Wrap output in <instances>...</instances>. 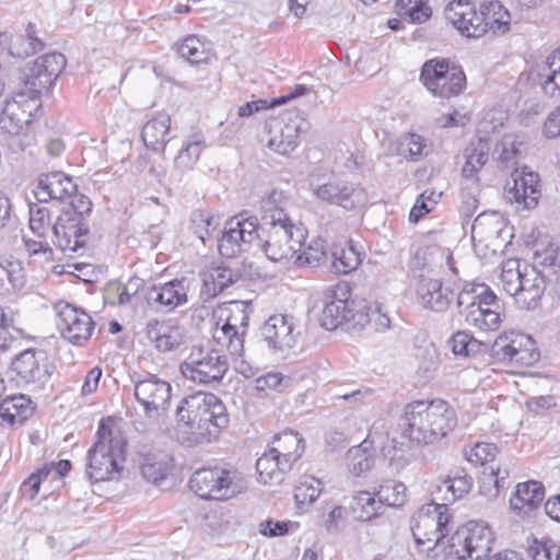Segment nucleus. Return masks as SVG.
<instances>
[{
  "mask_svg": "<svg viewBox=\"0 0 560 560\" xmlns=\"http://www.w3.org/2000/svg\"><path fill=\"white\" fill-rule=\"evenodd\" d=\"M308 127L306 119L299 115L290 116L283 125L277 124L272 127L267 145L270 150L287 155L299 145L301 135L305 133Z\"/></svg>",
  "mask_w": 560,
  "mask_h": 560,
  "instance_id": "obj_27",
  "label": "nucleus"
},
{
  "mask_svg": "<svg viewBox=\"0 0 560 560\" xmlns=\"http://www.w3.org/2000/svg\"><path fill=\"white\" fill-rule=\"evenodd\" d=\"M420 81L433 96L440 98L457 96L466 86L463 68L448 59L439 57L423 63Z\"/></svg>",
  "mask_w": 560,
  "mask_h": 560,
  "instance_id": "obj_13",
  "label": "nucleus"
},
{
  "mask_svg": "<svg viewBox=\"0 0 560 560\" xmlns=\"http://www.w3.org/2000/svg\"><path fill=\"white\" fill-rule=\"evenodd\" d=\"M546 66L548 72L541 74L545 78L541 89L546 95L553 97L560 93V46L547 57Z\"/></svg>",
  "mask_w": 560,
  "mask_h": 560,
  "instance_id": "obj_49",
  "label": "nucleus"
},
{
  "mask_svg": "<svg viewBox=\"0 0 560 560\" xmlns=\"http://www.w3.org/2000/svg\"><path fill=\"white\" fill-rule=\"evenodd\" d=\"M492 355L516 368L532 366L540 358L535 340L524 334H517L511 339L499 337L492 346Z\"/></svg>",
  "mask_w": 560,
  "mask_h": 560,
  "instance_id": "obj_20",
  "label": "nucleus"
},
{
  "mask_svg": "<svg viewBox=\"0 0 560 560\" xmlns=\"http://www.w3.org/2000/svg\"><path fill=\"white\" fill-rule=\"evenodd\" d=\"M140 471L149 482L158 485L173 468V458L163 451H149L140 454Z\"/></svg>",
  "mask_w": 560,
  "mask_h": 560,
  "instance_id": "obj_34",
  "label": "nucleus"
},
{
  "mask_svg": "<svg viewBox=\"0 0 560 560\" xmlns=\"http://www.w3.org/2000/svg\"><path fill=\"white\" fill-rule=\"evenodd\" d=\"M308 189L319 201L352 211L365 207L369 196L364 187L336 175L312 173L307 178Z\"/></svg>",
  "mask_w": 560,
  "mask_h": 560,
  "instance_id": "obj_7",
  "label": "nucleus"
},
{
  "mask_svg": "<svg viewBox=\"0 0 560 560\" xmlns=\"http://www.w3.org/2000/svg\"><path fill=\"white\" fill-rule=\"evenodd\" d=\"M545 498L541 482L527 481L518 483L515 493L510 499L511 509L520 515H527L536 510Z\"/></svg>",
  "mask_w": 560,
  "mask_h": 560,
  "instance_id": "obj_32",
  "label": "nucleus"
},
{
  "mask_svg": "<svg viewBox=\"0 0 560 560\" xmlns=\"http://www.w3.org/2000/svg\"><path fill=\"white\" fill-rule=\"evenodd\" d=\"M511 177L513 186L506 190V198L518 209L535 208L540 198L538 174L524 166L522 170L514 168Z\"/></svg>",
  "mask_w": 560,
  "mask_h": 560,
  "instance_id": "obj_24",
  "label": "nucleus"
},
{
  "mask_svg": "<svg viewBox=\"0 0 560 560\" xmlns=\"http://www.w3.org/2000/svg\"><path fill=\"white\" fill-rule=\"evenodd\" d=\"M322 492V482L318 479L310 478L301 482L294 489V499L298 505L311 504Z\"/></svg>",
  "mask_w": 560,
  "mask_h": 560,
  "instance_id": "obj_58",
  "label": "nucleus"
},
{
  "mask_svg": "<svg viewBox=\"0 0 560 560\" xmlns=\"http://www.w3.org/2000/svg\"><path fill=\"white\" fill-rule=\"evenodd\" d=\"M350 509L357 520L366 522L382 514L384 506L374 492L360 491L353 497Z\"/></svg>",
  "mask_w": 560,
  "mask_h": 560,
  "instance_id": "obj_45",
  "label": "nucleus"
},
{
  "mask_svg": "<svg viewBox=\"0 0 560 560\" xmlns=\"http://www.w3.org/2000/svg\"><path fill=\"white\" fill-rule=\"evenodd\" d=\"M11 370L18 386L38 392L49 382L54 365L44 350L28 348L13 359Z\"/></svg>",
  "mask_w": 560,
  "mask_h": 560,
  "instance_id": "obj_15",
  "label": "nucleus"
},
{
  "mask_svg": "<svg viewBox=\"0 0 560 560\" xmlns=\"http://www.w3.org/2000/svg\"><path fill=\"white\" fill-rule=\"evenodd\" d=\"M77 189L78 186L72 177L63 172H50L38 177L34 194L39 203L66 199L72 201L73 197L78 195Z\"/></svg>",
  "mask_w": 560,
  "mask_h": 560,
  "instance_id": "obj_25",
  "label": "nucleus"
},
{
  "mask_svg": "<svg viewBox=\"0 0 560 560\" xmlns=\"http://www.w3.org/2000/svg\"><path fill=\"white\" fill-rule=\"evenodd\" d=\"M416 301L424 310L443 313L448 310L454 294L440 279L421 276L416 284Z\"/></svg>",
  "mask_w": 560,
  "mask_h": 560,
  "instance_id": "obj_26",
  "label": "nucleus"
},
{
  "mask_svg": "<svg viewBox=\"0 0 560 560\" xmlns=\"http://www.w3.org/2000/svg\"><path fill=\"white\" fill-rule=\"evenodd\" d=\"M135 398L147 417L160 416L171 405L172 386L155 374L132 377Z\"/></svg>",
  "mask_w": 560,
  "mask_h": 560,
  "instance_id": "obj_17",
  "label": "nucleus"
},
{
  "mask_svg": "<svg viewBox=\"0 0 560 560\" xmlns=\"http://www.w3.org/2000/svg\"><path fill=\"white\" fill-rule=\"evenodd\" d=\"M490 143L485 138L470 142L464 151L465 164L462 168L463 182L479 183L478 173L489 159Z\"/></svg>",
  "mask_w": 560,
  "mask_h": 560,
  "instance_id": "obj_35",
  "label": "nucleus"
},
{
  "mask_svg": "<svg viewBox=\"0 0 560 560\" xmlns=\"http://www.w3.org/2000/svg\"><path fill=\"white\" fill-rule=\"evenodd\" d=\"M482 16L481 26L485 34L491 32L493 35H504L511 27V15L498 0H491L480 5Z\"/></svg>",
  "mask_w": 560,
  "mask_h": 560,
  "instance_id": "obj_38",
  "label": "nucleus"
},
{
  "mask_svg": "<svg viewBox=\"0 0 560 560\" xmlns=\"http://www.w3.org/2000/svg\"><path fill=\"white\" fill-rule=\"evenodd\" d=\"M176 418L178 440L186 447L211 443L230 422L224 402L217 395L203 392L183 398Z\"/></svg>",
  "mask_w": 560,
  "mask_h": 560,
  "instance_id": "obj_1",
  "label": "nucleus"
},
{
  "mask_svg": "<svg viewBox=\"0 0 560 560\" xmlns=\"http://www.w3.org/2000/svg\"><path fill=\"white\" fill-rule=\"evenodd\" d=\"M25 39L27 40V47L22 48L16 43L10 47L12 56L19 58H26L44 49L45 43L36 36V25L30 22L25 28Z\"/></svg>",
  "mask_w": 560,
  "mask_h": 560,
  "instance_id": "obj_56",
  "label": "nucleus"
},
{
  "mask_svg": "<svg viewBox=\"0 0 560 560\" xmlns=\"http://www.w3.org/2000/svg\"><path fill=\"white\" fill-rule=\"evenodd\" d=\"M177 52L191 65L201 63L209 59L206 43L197 35L186 36L182 43L177 45Z\"/></svg>",
  "mask_w": 560,
  "mask_h": 560,
  "instance_id": "obj_48",
  "label": "nucleus"
},
{
  "mask_svg": "<svg viewBox=\"0 0 560 560\" xmlns=\"http://www.w3.org/2000/svg\"><path fill=\"white\" fill-rule=\"evenodd\" d=\"M498 447L493 443L478 442L466 453L467 459L475 465H486L493 462Z\"/></svg>",
  "mask_w": 560,
  "mask_h": 560,
  "instance_id": "obj_64",
  "label": "nucleus"
},
{
  "mask_svg": "<svg viewBox=\"0 0 560 560\" xmlns=\"http://www.w3.org/2000/svg\"><path fill=\"white\" fill-rule=\"evenodd\" d=\"M290 377L280 372H268L255 380V389L257 392L277 390L282 392L289 386Z\"/></svg>",
  "mask_w": 560,
  "mask_h": 560,
  "instance_id": "obj_61",
  "label": "nucleus"
},
{
  "mask_svg": "<svg viewBox=\"0 0 560 560\" xmlns=\"http://www.w3.org/2000/svg\"><path fill=\"white\" fill-rule=\"evenodd\" d=\"M406 486L396 480L383 481L374 494L383 506H401L406 502Z\"/></svg>",
  "mask_w": 560,
  "mask_h": 560,
  "instance_id": "obj_50",
  "label": "nucleus"
},
{
  "mask_svg": "<svg viewBox=\"0 0 560 560\" xmlns=\"http://www.w3.org/2000/svg\"><path fill=\"white\" fill-rule=\"evenodd\" d=\"M306 236L307 231L301 223H276L259 226L257 246L269 260L290 261L303 248Z\"/></svg>",
  "mask_w": 560,
  "mask_h": 560,
  "instance_id": "obj_9",
  "label": "nucleus"
},
{
  "mask_svg": "<svg viewBox=\"0 0 560 560\" xmlns=\"http://www.w3.org/2000/svg\"><path fill=\"white\" fill-rule=\"evenodd\" d=\"M32 401L25 395L5 398L0 404V424H23L32 415Z\"/></svg>",
  "mask_w": 560,
  "mask_h": 560,
  "instance_id": "obj_39",
  "label": "nucleus"
},
{
  "mask_svg": "<svg viewBox=\"0 0 560 560\" xmlns=\"http://www.w3.org/2000/svg\"><path fill=\"white\" fill-rule=\"evenodd\" d=\"M521 145L514 136L505 135L502 139L495 144L494 155H497V161L500 167L504 170L513 168L517 159L521 154Z\"/></svg>",
  "mask_w": 560,
  "mask_h": 560,
  "instance_id": "obj_47",
  "label": "nucleus"
},
{
  "mask_svg": "<svg viewBox=\"0 0 560 560\" xmlns=\"http://www.w3.org/2000/svg\"><path fill=\"white\" fill-rule=\"evenodd\" d=\"M50 471L49 467L44 466L31 474L20 487L22 495L28 500H34L39 492L42 482L48 478Z\"/></svg>",
  "mask_w": 560,
  "mask_h": 560,
  "instance_id": "obj_62",
  "label": "nucleus"
},
{
  "mask_svg": "<svg viewBox=\"0 0 560 560\" xmlns=\"http://www.w3.org/2000/svg\"><path fill=\"white\" fill-rule=\"evenodd\" d=\"M66 65L67 59L61 52L39 56L25 68L21 91H25L30 100L38 101L42 93L52 90Z\"/></svg>",
  "mask_w": 560,
  "mask_h": 560,
  "instance_id": "obj_14",
  "label": "nucleus"
},
{
  "mask_svg": "<svg viewBox=\"0 0 560 560\" xmlns=\"http://www.w3.org/2000/svg\"><path fill=\"white\" fill-rule=\"evenodd\" d=\"M479 183L462 182L459 211L465 220H469L479 206Z\"/></svg>",
  "mask_w": 560,
  "mask_h": 560,
  "instance_id": "obj_55",
  "label": "nucleus"
},
{
  "mask_svg": "<svg viewBox=\"0 0 560 560\" xmlns=\"http://www.w3.org/2000/svg\"><path fill=\"white\" fill-rule=\"evenodd\" d=\"M445 18L463 36L479 38L485 35L482 16L469 0L450 1L445 8Z\"/></svg>",
  "mask_w": 560,
  "mask_h": 560,
  "instance_id": "obj_23",
  "label": "nucleus"
},
{
  "mask_svg": "<svg viewBox=\"0 0 560 560\" xmlns=\"http://www.w3.org/2000/svg\"><path fill=\"white\" fill-rule=\"evenodd\" d=\"M529 267H536V269L542 270L551 269L553 275H557L560 269V253L557 247L549 246L542 252H536L534 256V262Z\"/></svg>",
  "mask_w": 560,
  "mask_h": 560,
  "instance_id": "obj_60",
  "label": "nucleus"
},
{
  "mask_svg": "<svg viewBox=\"0 0 560 560\" xmlns=\"http://www.w3.org/2000/svg\"><path fill=\"white\" fill-rule=\"evenodd\" d=\"M457 425L454 408L442 399L408 402L399 418L401 435L417 444H432Z\"/></svg>",
  "mask_w": 560,
  "mask_h": 560,
  "instance_id": "obj_2",
  "label": "nucleus"
},
{
  "mask_svg": "<svg viewBox=\"0 0 560 560\" xmlns=\"http://www.w3.org/2000/svg\"><path fill=\"white\" fill-rule=\"evenodd\" d=\"M36 102L21 90L4 102L0 128L9 135L8 147L13 153L23 152L35 143L32 110L37 106Z\"/></svg>",
  "mask_w": 560,
  "mask_h": 560,
  "instance_id": "obj_6",
  "label": "nucleus"
},
{
  "mask_svg": "<svg viewBox=\"0 0 560 560\" xmlns=\"http://www.w3.org/2000/svg\"><path fill=\"white\" fill-rule=\"evenodd\" d=\"M270 450L283 459L284 468H292L304 452V440L298 432L283 431L273 438Z\"/></svg>",
  "mask_w": 560,
  "mask_h": 560,
  "instance_id": "obj_36",
  "label": "nucleus"
},
{
  "mask_svg": "<svg viewBox=\"0 0 560 560\" xmlns=\"http://www.w3.org/2000/svg\"><path fill=\"white\" fill-rule=\"evenodd\" d=\"M92 208L93 203L88 196L77 195L57 217L51 231L62 253L73 254L85 248L90 235L86 218Z\"/></svg>",
  "mask_w": 560,
  "mask_h": 560,
  "instance_id": "obj_5",
  "label": "nucleus"
},
{
  "mask_svg": "<svg viewBox=\"0 0 560 560\" xmlns=\"http://www.w3.org/2000/svg\"><path fill=\"white\" fill-rule=\"evenodd\" d=\"M171 127V117L166 113H159L149 119L141 130L144 145L155 152H162L167 143L166 136Z\"/></svg>",
  "mask_w": 560,
  "mask_h": 560,
  "instance_id": "obj_37",
  "label": "nucleus"
},
{
  "mask_svg": "<svg viewBox=\"0 0 560 560\" xmlns=\"http://www.w3.org/2000/svg\"><path fill=\"white\" fill-rule=\"evenodd\" d=\"M522 270L518 261H508L502 267L501 283L506 293L516 299V294L520 291V283H522L521 276Z\"/></svg>",
  "mask_w": 560,
  "mask_h": 560,
  "instance_id": "obj_57",
  "label": "nucleus"
},
{
  "mask_svg": "<svg viewBox=\"0 0 560 560\" xmlns=\"http://www.w3.org/2000/svg\"><path fill=\"white\" fill-rule=\"evenodd\" d=\"M258 238V219L238 214L226 221L218 249L221 256L232 258L242 252H248L254 243L257 244Z\"/></svg>",
  "mask_w": 560,
  "mask_h": 560,
  "instance_id": "obj_16",
  "label": "nucleus"
},
{
  "mask_svg": "<svg viewBox=\"0 0 560 560\" xmlns=\"http://www.w3.org/2000/svg\"><path fill=\"white\" fill-rule=\"evenodd\" d=\"M425 139L418 133L402 135L396 145L397 154L409 160L419 161L425 153Z\"/></svg>",
  "mask_w": 560,
  "mask_h": 560,
  "instance_id": "obj_51",
  "label": "nucleus"
},
{
  "mask_svg": "<svg viewBox=\"0 0 560 560\" xmlns=\"http://www.w3.org/2000/svg\"><path fill=\"white\" fill-rule=\"evenodd\" d=\"M244 331L240 332L236 325L231 323V318H228L222 326L217 325L213 329V340L226 347L231 355L241 357L244 351Z\"/></svg>",
  "mask_w": 560,
  "mask_h": 560,
  "instance_id": "obj_43",
  "label": "nucleus"
},
{
  "mask_svg": "<svg viewBox=\"0 0 560 560\" xmlns=\"http://www.w3.org/2000/svg\"><path fill=\"white\" fill-rule=\"evenodd\" d=\"M456 307L466 325L479 331H494L501 325V301L486 283L465 282L457 294Z\"/></svg>",
  "mask_w": 560,
  "mask_h": 560,
  "instance_id": "obj_3",
  "label": "nucleus"
},
{
  "mask_svg": "<svg viewBox=\"0 0 560 560\" xmlns=\"http://www.w3.org/2000/svg\"><path fill=\"white\" fill-rule=\"evenodd\" d=\"M95 438L86 453L85 475L92 482L112 480L122 469L124 443L121 439L113 436L109 418L101 419Z\"/></svg>",
  "mask_w": 560,
  "mask_h": 560,
  "instance_id": "obj_4",
  "label": "nucleus"
},
{
  "mask_svg": "<svg viewBox=\"0 0 560 560\" xmlns=\"http://www.w3.org/2000/svg\"><path fill=\"white\" fill-rule=\"evenodd\" d=\"M28 226L36 237H47L51 230V215L47 207L30 203Z\"/></svg>",
  "mask_w": 560,
  "mask_h": 560,
  "instance_id": "obj_53",
  "label": "nucleus"
},
{
  "mask_svg": "<svg viewBox=\"0 0 560 560\" xmlns=\"http://www.w3.org/2000/svg\"><path fill=\"white\" fill-rule=\"evenodd\" d=\"M346 462L349 471L353 476L359 477L369 471L375 463V454L374 450L371 447V443L365 440L361 444L349 448Z\"/></svg>",
  "mask_w": 560,
  "mask_h": 560,
  "instance_id": "obj_42",
  "label": "nucleus"
},
{
  "mask_svg": "<svg viewBox=\"0 0 560 560\" xmlns=\"http://www.w3.org/2000/svg\"><path fill=\"white\" fill-rule=\"evenodd\" d=\"M221 219L219 215L205 210H196L191 214V224L194 233L206 243L211 238L213 233L220 225Z\"/></svg>",
  "mask_w": 560,
  "mask_h": 560,
  "instance_id": "obj_52",
  "label": "nucleus"
},
{
  "mask_svg": "<svg viewBox=\"0 0 560 560\" xmlns=\"http://www.w3.org/2000/svg\"><path fill=\"white\" fill-rule=\"evenodd\" d=\"M285 203L287 198L281 190L273 189L265 195L260 200V226L292 221L284 211Z\"/></svg>",
  "mask_w": 560,
  "mask_h": 560,
  "instance_id": "obj_41",
  "label": "nucleus"
},
{
  "mask_svg": "<svg viewBox=\"0 0 560 560\" xmlns=\"http://www.w3.org/2000/svg\"><path fill=\"white\" fill-rule=\"evenodd\" d=\"M186 279H174L165 283L153 284L145 291L144 300L158 312L170 313L188 301Z\"/></svg>",
  "mask_w": 560,
  "mask_h": 560,
  "instance_id": "obj_22",
  "label": "nucleus"
},
{
  "mask_svg": "<svg viewBox=\"0 0 560 560\" xmlns=\"http://www.w3.org/2000/svg\"><path fill=\"white\" fill-rule=\"evenodd\" d=\"M206 148V139L202 132H195L187 138L183 149L175 158V166L180 170H190L198 162L201 152Z\"/></svg>",
  "mask_w": 560,
  "mask_h": 560,
  "instance_id": "obj_46",
  "label": "nucleus"
},
{
  "mask_svg": "<svg viewBox=\"0 0 560 560\" xmlns=\"http://www.w3.org/2000/svg\"><path fill=\"white\" fill-rule=\"evenodd\" d=\"M530 552L533 560H560V545L549 537L535 540Z\"/></svg>",
  "mask_w": 560,
  "mask_h": 560,
  "instance_id": "obj_63",
  "label": "nucleus"
},
{
  "mask_svg": "<svg viewBox=\"0 0 560 560\" xmlns=\"http://www.w3.org/2000/svg\"><path fill=\"white\" fill-rule=\"evenodd\" d=\"M493 542L494 534L488 524L469 521L451 536L444 560L487 559Z\"/></svg>",
  "mask_w": 560,
  "mask_h": 560,
  "instance_id": "obj_11",
  "label": "nucleus"
},
{
  "mask_svg": "<svg viewBox=\"0 0 560 560\" xmlns=\"http://www.w3.org/2000/svg\"><path fill=\"white\" fill-rule=\"evenodd\" d=\"M145 336L149 342L163 353L178 349L185 340V335L179 326L158 319L148 322Z\"/></svg>",
  "mask_w": 560,
  "mask_h": 560,
  "instance_id": "obj_29",
  "label": "nucleus"
},
{
  "mask_svg": "<svg viewBox=\"0 0 560 560\" xmlns=\"http://www.w3.org/2000/svg\"><path fill=\"white\" fill-rule=\"evenodd\" d=\"M185 380L200 385H214L222 382L229 371V361L221 351L208 346H194L179 364Z\"/></svg>",
  "mask_w": 560,
  "mask_h": 560,
  "instance_id": "obj_12",
  "label": "nucleus"
},
{
  "mask_svg": "<svg viewBox=\"0 0 560 560\" xmlns=\"http://www.w3.org/2000/svg\"><path fill=\"white\" fill-rule=\"evenodd\" d=\"M398 5L402 11L401 14L408 16L413 23H423L432 14L431 8L422 1L398 0Z\"/></svg>",
  "mask_w": 560,
  "mask_h": 560,
  "instance_id": "obj_59",
  "label": "nucleus"
},
{
  "mask_svg": "<svg viewBox=\"0 0 560 560\" xmlns=\"http://www.w3.org/2000/svg\"><path fill=\"white\" fill-rule=\"evenodd\" d=\"M472 487V478L463 468L452 471L433 492L434 500H442V503H453L466 495Z\"/></svg>",
  "mask_w": 560,
  "mask_h": 560,
  "instance_id": "obj_33",
  "label": "nucleus"
},
{
  "mask_svg": "<svg viewBox=\"0 0 560 560\" xmlns=\"http://www.w3.org/2000/svg\"><path fill=\"white\" fill-rule=\"evenodd\" d=\"M282 463L283 459L269 448L256 462L259 480L264 483L281 482L283 474L291 469L284 468Z\"/></svg>",
  "mask_w": 560,
  "mask_h": 560,
  "instance_id": "obj_44",
  "label": "nucleus"
},
{
  "mask_svg": "<svg viewBox=\"0 0 560 560\" xmlns=\"http://www.w3.org/2000/svg\"><path fill=\"white\" fill-rule=\"evenodd\" d=\"M452 517L447 503L434 499L419 508L411 517L410 528L420 552L429 555L443 541L452 529Z\"/></svg>",
  "mask_w": 560,
  "mask_h": 560,
  "instance_id": "obj_8",
  "label": "nucleus"
},
{
  "mask_svg": "<svg viewBox=\"0 0 560 560\" xmlns=\"http://www.w3.org/2000/svg\"><path fill=\"white\" fill-rule=\"evenodd\" d=\"M200 276L202 279L201 295L207 300L215 298L241 278L238 271L224 265L211 266Z\"/></svg>",
  "mask_w": 560,
  "mask_h": 560,
  "instance_id": "obj_30",
  "label": "nucleus"
},
{
  "mask_svg": "<svg viewBox=\"0 0 560 560\" xmlns=\"http://www.w3.org/2000/svg\"><path fill=\"white\" fill-rule=\"evenodd\" d=\"M351 288L348 282L339 281L325 291V304L322 311V326L327 330H334L343 323L354 319Z\"/></svg>",
  "mask_w": 560,
  "mask_h": 560,
  "instance_id": "obj_19",
  "label": "nucleus"
},
{
  "mask_svg": "<svg viewBox=\"0 0 560 560\" xmlns=\"http://www.w3.org/2000/svg\"><path fill=\"white\" fill-rule=\"evenodd\" d=\"M300 331L293 316L276 314L261 327V336L275 352H284L295 347Z\"/></svg>",
  "mask_w": 560,
  "mask_h": 560,
  "instance_id": "obj_21",
  "label": "nucleus"
},
{
  "mask_svg": "<svg viewBox=\"0 0 560 560\" xmlns=\"http://www.w3.org/2000/svg\"><path fill=\"white\" fill-rule=\"evenodd\" d=\"M331 269L339 275H348L355 270L362 261V254L352 240L334 244L331 247Z\"/></svg>",
  "mask_w": 560,
  "mask_h": 560,
  "instance_id": "obj_40",
  "label": "nucleus"
},
{
  "mask_svg": "<svg viewBox=\"0 0 560 560\" xmlns=\"http://www.w3.org/2000/svg\"><path fill=\"white\" fill-rule=\"evenodd\" d=\"M504 233V220L497 211L481 212L476 217L471 225L472 242L486 243V246L502 237Z\"/></svg>",
  "mask_w": 560,
  "mask_h": 560,
  "instance_id": "obj_31",
  "label": "nucleus"
},
{
  "mask_svg": "<svg viewBox=\"0 0 560 560\" xmlns=\"http://www.w3.org/2000/svg\"><path fill=\"white\" fill-rule=\"evenodd\" d=\"M188 483L191 491L205 500L225 501L245 489L237 470L219 466L197 469Z\"/></svg>",
  "mask_w": 560,
  "mask_h": 560,
  "instance_id": "obj_10",
  "label": "nucleus"
},
{
  "mask_svg": "<svg viewBox=\"0 0 560 560\" xmlns=\"http://www.w3.org/2000/svg\"><path fill=\"white\" fill-rule=\"evenodd\" d=\"M522 283L516 294V303L525 310H535L546 290V275L536 267L525 265L521 276Z\"/></svg>",
  "mask_w": 560,
  "mask_h": 560,
  "instance_id": "obj_28",
  "label": "nucleus"
},
{
  "mask_svg": "<svg viewBox=\"0 0 560 560\" xmlns=\"http://www.w3.org/2000/svg\"><path fill=\"white\" fill-rule=\"evenodd\" d=\"M324 240L314 238L310 242L307 246H303L301 252L296 253L295 256L291 259L293 264L298 267L304 266H316L325 256V245Z\"/></svg>",
  "mask_w": 560,
  "mask_h": 560,
  "instance_id": "obj_54",
  "label": "nucleus"
},
{
  "mask_svg": "<svg viewBox=\"0 0 560 560\" xmlns=\"http://www.w3.org/2000/svg\"><path fill=\"white\" fill-rule=\"evenodd\" d=\"M54 310L61 336L72 345L83 346L90 339L95 327L92 317L85 311L65 301L55 303Z\"/></svg>",
  "mask_w": 560,
  "mask_h": 560,
  "instance_id": "obj_18",
  "label": "nucleus"
}]
</instances>
